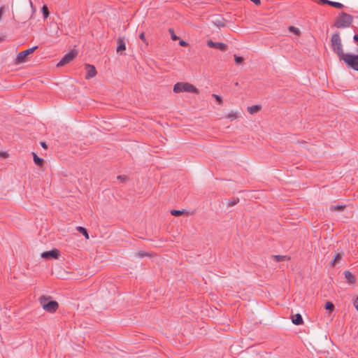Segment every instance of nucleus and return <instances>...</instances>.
Listing matches in <instances>:
<instances>
[{
	"mask_svg": "<svg viewBox=\"0 0 358 358\" xmlns=\"http://www.w3.org/2000/svg\"><path fill=\"white\" fill-rule=\"evenodd\" d=\"M126 50V41L124 38L119 37L117 39V52L121 55H126L124 51Z\"/></svg>",
	"mask_w": 358,
	"mask_h": 358,
	"instance_id": "11",
	"label": "nucleus"
},
{
	"mask_svg": "<svg viewBox=\"0 0 358 358\" xmlns=\"http://www.w3.org/2000/svg\"><path fill=\"white\" fill-rule=\"evenodd\" d=\"M353 304L356 310L358 311V296H357L354 300Z\"/></svg>",
	"mask_w": 358,
	"mask_h": 358,
	"instance_id": "35",
	"label": "nucleus"
},
{
	"mask_svg": "<svg viewBox=\"0 0 358 358\" xmlns=\"http://www.w3.org/2000/svg\"><path fill=\"white\" fill-rule=\"evenodd\" d=\"M353 39L355 41V42H356L357 43H358V34H355L353 37Z\"/></svg>",
	"mask_w": 358,
	"mask_h": 358,
	"instance_id": "40",
	"label": "nucleus"
},
{
	"mask_svg": "<svg viewBox=\"0 0 358 358\" xmlns=\"http://www.w3.org/2000/svg\"><path fill=\"white\" fill-rule=\"evenodd\" d=\"M329 6H331L332 7H334V8H336L338 9H341V8H344V5L342 4L341 3L332 1H329Z\"/></svg>",
	"mask_w": 358,
	"mask_h": 358,
	"instance_id": "21",
	"label": "nucleus"
},
{
	"mask_svg": "<svg viewBox=\"0 0 358 358\" xmlns=\"http://www.w3.org/2000/svg\"><path fill=\"white\" fill-rule=\"evenodd\" d=\"M41 145L43 148H45V149H46V148H48L47 144H46L45 142H43V141H41Z\"/></svg>",
	"mask_w": 358,
	"mask_h": 358,
	"instance_id": "39",
	"label": "nucleus"
},
{
	"mask_svg": "<svg viewBox=\"0 0 358 358\" xmlns=\"http://www.w3.org/2000/svg\"><path fill=\"white\" fill-rule=\"evenodd\" d=\"M330 46L340 60L347 54L343 52V44L338 32L334 34L331 38Z\"/></svg>",
	"mask_w": 358,
	"mask_h": 358,
	"instance_id": "2",
	"label": "nucleus"
},
{
	"mask_svg": "<svg viewBox=\"0 0 358 358\" xmlns=\"http://www.w3.org/2000/svg\"><path fill=\"white\" fill-rule=\"evenodd\" d=\"M207 45L212 48L220 50L221 51H225L227 49V44L221 42H213L212 40L207 41Z\"/></svg>",
	"mask_w": 358,
	"mask_h": 358,
	"instance_id": "10",
	"label": "nucleus"
},
{
	"mask_svg": "<svg viewBox=\"0 0 358 358\" xmlns=\"http://www.w3.org/2000/svg\"><path fill=\"white\" fill-rule=\"evenodd\" d=\"M234 61L236 64L239 65L243 63L244 59L242 57L237 56L236 55H234Z\"/></svg>",
	"mask_w": 358,
	"mask_h": 358,
	"instance_id": "24",
	"label": "nucleus"
},
{
	"mask_svg": "<svg viewBox=\"0 0 358 358\" xmlns=\"http://www.w3.org/2000/svg\"><path fill=\"white\" fill-rule=\"evenodd\" d=\"M320 2L322 4H327L329 5V0H320Z\"/></svg>",
	"mask_w": 358,
	"mask_h": 358,
	"instance_id": "38",
	"label": "nucleus"
},
{
	"mask_svg": "<svg viewBox=\"0 0 358 358\" xmlns=\"http://www.w3.org/2000/svg\"><path fill=\"white\" fill-rule=\"evenodd\" d=\"M343 257V254L337 253L335 255L334 257L330 262V265L334 266H335Z\"/></svg>",
	"mask_w": 358,
	"mask_h": 358,
	"instance_id": "17",
	"label": "nucleus"
},
{
	"mask_svg": "<svg viewBox=\"0 0 358 358\" xmlns=\"http://www.w3.org/2000/svg\"><path fill=\"white\" fill-rule=\"evenodd\" d=\"M173 92L175 93H180L183 92L199 94V90L192 84L189 83L179 82L174 85Z\"/></svg>",
	"mask_w": 358,
	"mask_h": 358,
	"instance_id": "5",
	"label": "nucleus"
},
{
	"mask_svg": "<svg viewBox=\"0 0 358 358\" xmlns=\"http://www.w3.org/2000/svg\"><path fill=\"white\" fill-rule=\"evenodd\" d=\"M41 10H42L44 18H47L50 14L48 6L46 5H43Z\"/></svg>",
	"mask_w": 358,
	"mask_h": 358,
	"instance_id": "23",
	"label": "nucleus"
},
{
	"mask_svg": "<svg viewBox=\"0 0 358 358\" xmlns=\"http://www.w3.org/2000/svg\"><path fill=\"white\" fill-rule=\"evenodd\" d=\"M77 231H79L80 233H81L86 238H89V235H88V232H87V230L83 227H78L76 228Z\"/></svg>",
	"mask_w": 358,
	"mask_h": 358,
	"instance_id": "20",
	"label": "nucleus"
},
{
	"mask_svg": "<svg viewBox=\"0 0 358 358\" xmlns=\"http://www.w3.org/2000/svg\"><path fill=\"white\" fill-rule=\"evenodd\" d=\"M357 52H358V48H357Z\"/></svg>",
	"mask_w": 358,
	"mask_h": 358,
	"instance_id": "44",
	"label": "nucleus"
},
{
	"mask_svg": "<svg viewBox=\"0 0 358 358\" xmlns=\"http://www.w3.org/2000/svg\"><path fill=\"white\" fill-rule=\"evenodd\" d=\"M213 96L215 97V99H216V101L219 103H222V99L221 96H220L219 95H217V94H213Z\"/></svg>",
	"mask_w": 358,
	"mask_h": 358,
	"instance_id": "32",
	"label": "nucleus"
},
{
	"mask_svg": "<svg viewBox=\"0 0 358 358\" xmlns=\"http://www.w3.org/2000/svg\"><path fill=\"white\" fill-rule=\"evenodd\" d=\"M261 108H262L261 106L254 105V106L248 107V111L250 114H253V113L259 112L261 110Z\"/></svg>",
	"mask_w": 358,
	"mask_h": 358,
	"instance_id": "18",
	"label": "nucleus"
},
{
	"mask_svg": "<svg viewBox=\"0 0 358 358\" xmlns=\"http://www.w3.org/2000/svg\"><path fill=\"white\" fill-rule=\"evenodd\" d=\"M39 302L43 308L50 313H55L59 308V303L56 301L50 300V296H41Z\"/></svg>",
	"mask_w": 358,
	"mask_h": 358,
	"instance_id": "4",
	"label": "nucleus"
},
{
	"mask_svg": "<svg viewBox=\"0 0 358 358\" xmlns=\"http://www.w3.org/2000/svg\"><path fill=\"white\" fill-rule=\"evenodd\" d=\"M353 22V17L351 15L341 12L334 21V26L336 28L349 27Z\"/></svg>",
	"mask_w": 358,
	"mask_h": 358,
	"instance_id": "3",
	"label": "nucleus"
},
{
	"mask_svg": "<svg viewBox=\"0 0 358 358\" xmlns=\"http://www.w3.org/2000/svg\"><path fill=\"white\" fill-rule=\"evenodd\" d=\"M238 202H239L238 198H232L231 199H230L229 201L228 206H229V207L234 206L236 204H237Z\"/></svg>",
	"mask_w": 358,
	"mask_h": 358,
	"instance_id": "25",
	"label": "nucleus"
},
{
	"mask_svg": "<svg viewBox=\"0 0 358 358\" xmlns=\"http://www.w3.org/2000/svg\"><path fill=\"white\" fill-rule=\"evenodd\" d=\"M171 214L172 215H174V216L178 217V216H180V215H182V214H183V210H172L171 211Z\"/></svg>",
	"mask_w": 358,
	"mask_h": 358,
	"instance_id": "27",
	"label": "nucleus"
},
{
	"mask_svg": "<svg viewBox=\"0 0 358 358\" xmlns=\"http://www.w3.org/2000/svg\"><path fill=\"white\" fill-rule=\"evenodd\" d=\"M252 3H254L255 5L259 6L261 4L260 0H250Z\"/></svg>",
	"mask_w": 358,
	"mask_h": 358,
	"instance_id": "37",
	"label": "nucleus"
},
{
	"mask_svg": "<svg viewBox=\"0 0 358 358\" xmlns=\"http://www.w3.org/2000/svg\"><path fill=\"white\" fill-rule=\"evenodd\" d=\"M78 55L76 50H72L69 52L66 53L61 60L57 63V66L60 67L69 64Z\"/></svg>",
	"mask_w": 358,
	"mask_h": 358,
	"instance_id": "7",
	"label": "nucleus"
},
{
	"mask_svg": "<svg viewBox=\"0 0 358 358\" xmlns=\"http://www.w3.org/2000/svg\"><path fill=\"white\" fill-rule=\"evenodd\" d=\"M117 180H119L120 181H121L122 182H124L127 180V176H123V175H120V176H118L117 177Z\"/></svg>",
	"mask_w": 358,
	"mask_h": 358,
	"instance_id": "33",
	"label": "nucleus"
},
{
	"mask_svg": "<svg viewBox=\"0 0 358 358\" xmlns=\"http://www.w3.org/2000/svg\"><path fill=\"white\" fill-rule=\"evenodd\" d=\"M288 29H289V31L293 32L296 35H299L300 34V30L298 28H296V27H295L294 26H289L288 27Z\"/></svg>",
	"mask_w": 358,
	"mask_h": 358,
	"instance_id": "26",
	"label": "nucleus"
},
{
	"mask_svg": "<svg viewBox=\"0 0 358 358\" xmlns=\"http://www.w3.org/2000/svg\"><path fill=\"white\" fill-rule=\"evenodd\" d=\"M139 38L144 42L146 44H148V43L146 42V39H145V34L143 32H142L140 36H139Z\"/></svg>",
	"mask_w": 358,
	"mask_h": 358,
	"instance_id": "34",
	"label": "nucleus"
},
{
	"mask_svg": "<svg viewBox=\"0 0 358 358\" xmlns=\"http://www.w3.org/2000/svg\"><path fill=\"white\" fill-rule=\"evenodd\" d=\"M137 255L138 257H147V256H150V255L146 252H144V251H140L137 253Z\"/></svg>",
	"mask_w": 358,
	"mask_h": 358,
	"instance_id": "31",
	"label": "nucleus"
},
{
	"mask_svg": "<svg viewBox=\"0 0 358 358\" xmlns=\"http://www.w3.org/2000/svg\"><path fill=\"white\" fill-rule=\"evenodd\" d=\"M273 258H274V259L276 262H282V261H284L286 259V256H283V255H274Z\"/></svg>",
	"mask_w": 358,
	"mask_h": 358,
	"instance_id": "30",
	"label": "nucleus"
},
{
	"mask_svg": "<svg viewBox=\"0 0 358 358\" xmlns=\"http://www.w3.org/2000/svg\"><path fill=\"white\" fill-rule=\"evenodd\" d=\"M341 60H343L349 68L358 71V59L356 55L347 53Z\"/></svg>",
	"mask_w": 358,
	"mask_h": 358,
	"instance_id": "6",
	"label": "nucleus"
},
{
	"mask_svg": "<svg viewBox=\"0 0 358 358\" xmlns=\"http://www.w3.org/2000/svg\"><path fill=\"white\" fill-rule=\"evenodd\" d=\"M32 155L34 163L38 166H42L44 164L43 159L39 157L35 152H32Z\"/></svg>",
	"mask_w": 358,
	"mask_h": 358,
	"instance_id": "15",
	"label": "nucleus"
},
{
	"mask_svg": "<svg viewBox=\"0 0 358 358\" xmlns=\"http://www.w3.org/2000/svg\"><path fill=\"white\" fill-rule=\"evenodd\" d=\"M169 31L171 34V37L173 41H176L179 39V37L175 34L174 30L173 29H169Z\"/></svg>",
	"mask_w": 358,
	"mask_h": 358,
	"instance_id": "29",
	"label": "nucleus"
},
{
	"mask_svg": "<svg viewBox=\"0 0 358 358\" xmlns=\"http://www.w3.org/2000/svg\"><path fill=\"white\" fill-rule=\"evenodd\" d=\"M37 48H38V46H34V47L30 48L24 51L20 52L17 56V59H16L17 63H22V62H25L26 57L29 55L32 54L34 52V50Z\"/></svg>",
	"mask_w": 358,
	"mask_h": 358,
	"instance_id": "8",
	"label": "nucleus"
},
{
	"mask_svg": "<svg viewBox=\"0 0 358 358\" xmlns=\"http://www.w3.org/2000/svg\"><path fill=\"white\" fill-rule=\"evenodd\" d=\"M345 208V205L331 206L330 210L331 211H343Z\"/></svg>",
	"mask_w": 358,
	"mask_h": 358,
	"instance_id": "19",
	"label": "nucleus"
},
{
	"mask_svg": "<svg viewBox=\"0 0 358 358\" xmlns=\"http://www.w3.org/2000/svg\"><path fill=\"white\" fill-rule=\"evenodd\" d=\"M324 308L326 310H329V312H331L334 309V305L331 301H327L325 305H324Z\"/></svg>",
	"mask_w": 358,
	"mask_h": 358,
	"instance_id": "22",
	"label": "nucleus"
},
{
	"mask_svg": "<svg viewBox=\"0 0 358 358\" xmlns=\"http://www.w3.org/2000/svg\"><path fill=\"white\" fill-rule=\"evenodd\" d=\"M344 275L346 280L348 281L350 284H354L356 282L355 277L354 275L349 271H345L344 272Z\"/></svg>",
	"mask_w": 358,
	"mask_h": 358,
	"instance_id": "14",
	"label": "nucleus"
},
{
	"mask_svg": "<svg viewBox=\"0 0 358 358\" xmlns=\"http://www.w3.org/2000/svg\"><path fill=\"white\" fill-rule=\"evenodd\" d=\"M227 117L231 120H234L238 117L236 113L231 111L227 115Z\"/></svg>",
	"mask_w": 358,
	"mask_h": 358,
	"instance_id": "28",
	"label": "nucleus"
},
{
	"mask_svg": "<svg viewBox=\"0 0 358 358\" xmlns=\"http://www.w3.org/2000/svg\"><path fill=\"white\" fill-rule=\"evenodd\" d=\"M3 39L1 38H0V42L2 41Z\"/></svg>",
	"mask_w": 358,
	"mask_h": 358,
	"instance_id": "42",
	"label": "nucleus"
},
{
	"mask_svg": "<svg viewBox=\"0 0 358 358\" xmlns=\"http://www.w3.org/2000/svg\"><path fill=\"white\" fill-rule=\"evenodd\" d=\"M86 75L85 78L90 79L94 77L96 75V70L94 66L91 64L85 65Z\"/></svg>",
	"mask_w": 358,
	"mask_h": 358,
	"instance_id": "12",
	"label": "nucleus"
},
{
	"mask_svg": "<svg viewBox=\"0 0 358 358\" xmlns=\"http://www.w3.org/2000/svg\"><path fill=\"white\" fill-rule=\"evenodd\" d=\"M8 155L6 153V152H3L2 154V156H3L4 157H6Z\"/></svg>",
	"mask_w": 358,
	"mask_h": 358,
	"instance_id": "41",
	"label": "nucleus"
},
{
	"mask_svg": "<svg viewBox=\"0 0 358 358\" xmlns=\"http://www.w3.org/2000/svg\"><path fill=\"white\" fill-rule=\"evenodd\" d=\"M59 256L60 252L57 249H52L50 251H45L41 253V257L46 259H57Z\"/></svg>",
	"mask_w": 358,
	"mask_h": 358,
	"instance_id": "9",
	"label": "nucleus"
},
{
	"mask_svg": "<svg viewBox=\"0 0 358 358\" xmlns=\"http://www.w3.org/2000/svg\"><path fill=\"white\" fill-rule=\"evenodd\" d=\"M179 44H180V45H181L182 47H186L188 45V43L185 41H183V40H180L179 41Z\"/></svg>",
	"mask_w": 358,
	"mask_h": 358,
	"instance_id": "36",
	"label": "nucleus"
},
{
	"mask_svg": "<svg viewBox=\"0 0 358 358\" xmlns=\"http://www.w3.org/2000/svg\"><path fill=\"white\" fill-rule=\"evenodd\" d=\"M356 56H357V59H358V55H357Z\"/></svg>",
	"mask_w": 358,
	"mask_h": 358,
	"instance_id": "43",
	"label": "nucleus"
},
{
	"mask_svg": "<svg viewBox=\"0 0 358 358\" xmlns=\"http://www.w3.org/2000/svg\"><path fill=\"white\" fill-rule=\"evenodd\" d=\"M213 24L219 28L224 27L226 26L225 20L224 18L216 19L213 21Z\"/></svg>",
	"mask_w": 358,
	"mask_h": 358,
	"instance_id": "16",
	"label": "nucleus"
},
{
	"mask_svg": "<svg viewBox=\"0 0 358 358\" xmlns=\"http://www.w3.org/2000/svg\"><path fill=\"white\" fill-rule=\"evenodd\" d=\"M36 11L31 0H21L20 5L15 8V16L17 21L25 23L30 20Z\"/></svg>",
	"mask_w": 358,
	"mask_h": 358,
	"instance_id": "1",
	"label": "nucleus"
},
{
	"mask_svg": "<svg viewBox=\"0 0 358 358\" xmlns=\"http://www.w3.org/2000/svg\"><path fill=\"white\" fill-rule=\"evenodd\" d=\"M292 321L295 325H301L303 324L302 316L299 313L292 316Z\"/></svg>",
	"mask_w": 358,
	"mask_h": 358,
	"instance_id": "13",
	"label": "nucleus"
}]
</instances>
